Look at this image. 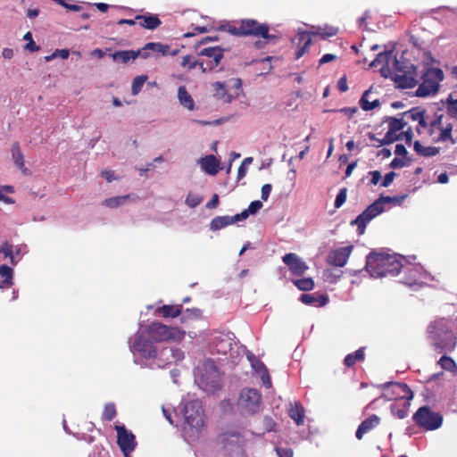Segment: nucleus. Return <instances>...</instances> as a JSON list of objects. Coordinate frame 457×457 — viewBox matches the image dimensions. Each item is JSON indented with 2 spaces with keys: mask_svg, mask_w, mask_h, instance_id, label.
Segmentation results:
<instances>
[{
  "mask_svg": "<svg viewBox=\"0 0 457 457\" xmlns=\"http://www.w3.org/2000/svg\"><path fill=\"white\" fill-rule=\"evenodd\" d=\"M130 198V195H119L107 198L102 202V205L108 208H117L124 204Z\"/></svg>",
  "mask_w": 457,
  "mask_h": 457,
  "instance_id": "nucleus-37",
  "label": "nucleus"
},
{
  "mask_svg": "<svg viewBox=\"0 0 457 457\" xmlns=\"http://www.w3.org/2000/svg\"><path fill=\"white\" fill-rule=\"evenodd\" d=\"M395 177V173L394 171L388 172L384 177V179L381 182V186L384 187H387L394 181Z\"/></svg>",
  "mask_w": 457,
  "mask_h": 457,
  "instance_id": "nucleus-63",
  "label": "nucleus"
},
{
  "mask_svg": "<svg viewBox=\"0 0 457 457\" xmlns=\"http://www.w3.org/2000/svg\"><path fill=\"white\" fill-rule=\"evenodd\" d=\"M231 224H234L232 216H216L212 220L210 223V228L213 231H216Z\"/></svg>",
  "mask_w": 457,
  "mask_h": 457,
  "instance_id": "nucleus-34",
  "label": "nucleus"
},
{
  "mask_svg": "<svg viewBox=\"0 0 457 457\" xmlns=\"http://www.w3.org/2000/svg\"><path fill=\"white\" fill-rule=\"evenodd\" d=\"M293 283L299 290L302 291H311L314 287V281L312 278L294 279Z\"/></svg>",
  "mask_w": 457,
  "mask_h": 457,
  "instance_id": "nucleus-41",
  "label": "nucleus"
},
{
  "mask_svg": "<svg viewBox=\"0 0 457 457\" xmlns=\"http://www.w3.org/2000/svg\"><path fill=\"white\" fill-rule=\"evenodd\" d=\"M262 207V204L261 201H253L251 202V204H249L248 208H247V212H249L250 214H254L256 213L259 210H261Z\"/></svg>",
  "mask_w": 457,
  "mask_h": 457,
  "instance_id": "nucleus-61",
  "label": "nucleus"
},
{
  "mask_svg": "<svg viewBox=\"0 0 457 457\" xmlns=\"http://www.w3.org/2000/svg\"><path fill=\"white\" fill-rule=\"evenodd\" d=\"M204 411L199 401H191L185 404V422L192 428L199 429L204 426Z\"/></svg>",
  "mask_w": 457,
  "mask_h": 457,
  "instance_id": "nucleus-13",
  "label": "nucleus"
},
{
  "mask_svg": "<svg viewBox=\"0 0 457 457\" xmlns=\"http://www.w3.org/2000/svg\"><path fill=\"white\" fill-rule=\"evenodd\" d=\"M223 49L220 46L205 47L199 52V55L206 56L210 60L206 62V69L216 68L223 58Z\"/></svg>",
  "mask_w": 457,
  "mask_h": 457,
  "instance_id": "nucleus-21",
  "label": "nucleus"
},
{
  "mask_svg": "<svg viewBox=\"0 0 457 457\" xmlns=\"http://www.w3.org/2000/svg\"><path fill=\"white\" fill-rule=\"evenodd\" d=\"M219 164V161L212 154L207 155L201 159V165L203 170L210 175H216L218 173Z\"/></svg>",
  "mask_w": 457,
  "mask_h": 457,
  "instance_id": "nucleus-28",
  "label": "nucleus"
},
{
  "mask_svg": "<svg viewBox=\"0 0 457 457\" xmlns=\"http://www.w3.org/2000/svg\"><path fill=\"white\" fill-rule=\"evenodd\" d=\"M365 268L373 278L395 276L406 269L397 255L375 251L367 255Z\"/></svg>",
  "mask_w": 457,
  "mask_h": 457,
  "instance_id": "nucleus-1",
  "label": "nucleus"
},
{
  "mask_svg": "<svg viewBox=\"0 0 457 457\" xmlns=\"http://www.w3.org/2000/svg\"><path fill=\"white\" fill-rule=\"evenodd\" d=\"M300 301L307 305L324 306L327 304L328 298L325 295L318 294H303Z\"/></svg>",
  "mask_w": 457,
  "mask_h": 457,
  "instance_id": "nucleus-26",
  "label": "nucleus"
},
{
  "mask_svg": "<svg viewBox=\"0 0 457 457\" xmlns=\"http://www.w3.org/2000/svg\"><path fill=\"white\" fill-rule=\"evenodd\" d=\"M410 405V400L395 402L391 405V412L398 419H404L408 415Z\"/></svg>",
  "mask_w": 457,
  "mask_h": 457,
  "instance_id": "nucleus-30",
  "label": "nucleus"
},
{
  "mask_svg": "<svg viewBox=\"0 0 457 457\" xmlns=\"http://www.w3.org/2000/svg\"><path fill=\"white\" fill-rule=\"evenodd\" d=\"M275 450L278 457H294V452L291 448L276 447Z\"/></svg>",
  "mask_w": 457,
  "mask_h": 457,
  "instance_id": "nucleus-60",
  "label": "nucleus"
},
{
  "mask_svg": "<svg viewBox=\"0 0 457 457\" xmlns=\"http://www.w3.org/2000/svg\"><path fill=\"white\" fill-rule=\"evenodd\" d=\"M212 87H213V89L215 91V95L219 98H224L227 96V91H226L224 83H221V82H219V81L214 82L212 84Z\"/></svg>",
  "mask_w": 457,
  "mask_h": 457,
  "instance_id": "nucleus-54",
  "label": "nucleus"
},
{
  "mask_svg": "<svg viewBox=\"0 0 457 457\" xmlns=\"http://www.w3.org/2000/svg\"><path fill=\"white\" fill-rule=\"evenodd\" d=\"M353 249V245H347L332 250L327 257V262L331 266L340 268L344 267L346 264Z\"/></svg>",
  "mask_w": 457,
  "mask_h": 457,
  "instance_id": "nucleus-17",
  "label": "nucleus"
},
{
  "mask_svg": "<svg viewBox=\"0 0 457 457\" xmlns=\"http://www.w3.org/2000/svg\"><path fill=\"white\" fill-rule=\"evenodd\" d=\"M146 79L147 76L145 75L137 76L133 79L131 85L132 95L136 96L141 91V88L145 82L146 81Z\"/></svg>",
  "mask_w": 457,
  "mask_h": 457,
  "instance_id": "nucleus-46",
  "label": "nucleus"
},
{
  "mask_svg": "<svg viewBox=\"0 0 457 457\" xmlns=\"http://www.w3.org/2000/svg\"><path fill=\"white\" fill-rule=\"evenodd\" d=\"M12 155L15 165L18 166L19 169H21L23 172H25L27 169L24 167V157L18 143H14L12 145Z\"/></svg>",
  "mask_w": 457,
  "mask_h": 457,
  "instance_id": "nucleus-38",
  "label": "nucleus"
},
{
  "mask_svg": "<svg viewBox=\"0 0 457 457\" xmlns=\"http://www.w3.org/2000/svg\"><path fill=\"white\" fill-rule=\"evenodd\" d=\"M347 189L345 187L341 188L337 194L334 205L336 208L341 207L346 201Z\"/></svg>",
  "mask_w": 457,
  "mask_h": 457,
  "instance_id": "nucleus-53",
  "label": "nucleus"
},
{
  "mask_svg": "<svg viewBox=\"0 0 457 457\" xmlns=\"http://www.w3.org/2000/svg\"><path fill=\"white\" fill-rule=\"evenodd\" d=\"M428 40V37L420 22L415 23L411 31V42L415 47L424 52V56L428 54V52L427 51Z\"/></svg>",
  "mask_w": 457,
  "mask_h": 457,
  "instance_id": "nucleus-19",
  "label": "nucleus"
},
{
  "mask_svg": "<svg viewBox=\"0 0 457 457\" xmlns=\"http://www.w3.org/2000/svg\"><path fill=\"white\" fill-rule=\"evenodd\" d=\"M138 56L141 58H147L148 53H144L140 50H122V51H116L113 54H112V57L113 61L119 62L120 61L122 63H127L128 62L131 60H136Z\"/></svg>",
  "mask_w": 457,
  "mask_h": 457,
  "instance_id": "nucleus-23",
  "label": "nucleus"
},
{
  "mask_svg": "<svg viewBox=\"0 0 457 457\" xmlns=\"http://www.w3.org/2000/svg\"><path fill=\"white\" fill-rule=\"evenodd\" d=\"M364 348H359L353 353H349L345 357L344 363L346 367H353L357 361L364 360Z\"/></svg>",
  "mask_w": 457,
  "mask_h": 457,
  "instance_id": "nucleus-36",
  "label": "nucleus"
},
{
  "mask_svg": "<svg viewBox=\"0 0 457 457\" xmlns=\"http://www.w3.org/2000/svg\"><path fill=\"white\" fill-rule=\"evenodd\" d=\"M383 388L381 398L386 401L401 402L403 400H411L413 393L405 383L386 382L380 386Z\"/></svg>",
  "mask_w": 457,
  "mask_h": 457,
  "instance_id": "nucleus-9",
  "label": "nucleus"
},
{
  "mask_svg": "<svg viewBox=\"0 0 457 457\" xmlns=\"http://www.w3.org/2000/svg\"><path fill=\"white\" fill-rule=\"evenodd\" d=\"M414 149L418 154L425 157L428 156V147L421 145V144L419 141H416L414 143Z\"/></svg>",
  "mask_w": 457,
  "mask_h": 457,
  "instance_id": "nucleus-64",
  "label": "nucleus"
},
{
  "mask_svg": "<svg viewBox=\"0 0 457 457\" xmlns=\"http://www.w3.org/2000/svg\"><path fill=\"white\" fill-rule=\"evenodd\" d=\"M23 39L28 41V43L25 45L26 50H29L30 52H37L39 50V46H37L34 42L32 35L29 31L24 35Z\"/></svg>",
  "mask_w": 457,
  "mask_h": 457,
  "instance_id": "nucleus-50",
  "label": "nucleus"
},
{
  "mask_svg": "<svg viewBox=\"0 0 457 457\" xmlns=\"http://www.w3.org/2000/svg\"><path fill=\"white\" fill-rule=\"evenodd\" d=\"M70 55V52L68 49H57L51 55L46 56L45 59L46 62H49L56 57H61L62 59H67Z\"/></svg>",
  "mask_w": 457,
  "mask_h": 457,
  "instance_id": "nucleus-52",
  "label": "nucleus"
},
{
  "mask_svg": "<svg viewBox=\"0 0 457 457\" xmlns=\"http://www.w3.org/2000/svg\"><path fill=\"white\" fill-rule=\"evenodd\" d=\"M396 201L395 197L392 196H380L374 203L370 204L355 220L351 222V225H356L358 233L363 234L366 225L378 215L384 212V204L392 203Z\"/></svg>",
  "mask_w": 457,
  "mask_h": 457,
  "instance_id": "nucleus-5",
  "label": "nucleus"
},
{
  "mask_svg": "<svg viewBox=\"0 0 457 457\" xmlns=\"http://www.w3.org/2000/svg\"><path fill=\"white\" fill-rule=\"evenodd\" d=\"M239 22L243 37L253 36L268 40L276 38L275 36L269 34V26L266 23H260L253 19H245Z\"/></svg>",
  "mask_w": 457,
  "mask_h": 457,
  "instance_id": "nucleus-12",
  "label": "nucleus"
},
{
  "mask_svg": "<svg viewBox=\"0 0 457 457\" xmlns=\"http://www.w3.org/2000/svg\"><path fill=\"white\" fill-rule=\"evenodd\" d=\"M271 189H272V186L270 184H264L262 187V190H261V198L263 200V201H267L268 198H269V195L271 192Z\"/></svg>",
  "mask_w": 457,
  "mask_h": 457,
  "instance_id": "nucleus-62",
  "label": "nucleus"
},
{
  "mask_svg": "<svg viewBox=\"0 0 457 457\" xmlns=\"http://www.w3.org/2000/svg\"><path fill=\"white\" fill-rule=\"evenodd\" d=\"M136 20H137V23L140 25V27L154 30L157 29L161 24L162 21L159 19V17L155 14H144V15H137Z\"/></svg>",
  "mask_w": 457,
  "mask_h": 457,
  "instance_id": "nucleus-24",
  "label": "nucleus"
},
{
  "mask_svg": "<svg viewBox=\"0 0 457 457\" xmlns=\"http://www.w3.org/2000/svg\"><path fill=\"white\" fill-rule=\"evenodd\" d=\"M443 417L437 412L430 411V430L437 429L442 426Z\"/></svg>",
  "mask_w": 457,
  "mask_h": 457,
  "instance_id": "nucleus-48",
  "label": "nucleus"
},
{
  "mask_svg": "<svg viewBox=\"0 0 457 457\" xmlns=\"http://www.w3.org/2000/svg\"><path fill=\"white\" fill-rule=\"evenodd\" d=\"M117 416L116 406L113 403H107L104 406L102 420L104 421H111Z\"/></svg>",
  "mask_w": 457,
  "mask_h": 457,
  "instance_id": "nucleus-39",
  "label": "nucleus"
},
{
  "mask_svg": "<svg viewBox=\"0 0 457 457\" xmlns=\"http://www.w3.org/2000/svg\"><path fill=\"white\" fill-rule=\"evenodd\" d=\"M337 32L338 29L331 26L319 27L313 32L298 30L296 36L297 50L295 51V59H300L308 51L310 46L312 44V35L320 36L322 39H326L336 36Z\"/></svg>",
  "mask_w": 457,
  "mask_h": 457,
  "instance_id": "nucleus-6",
  "label": "nucleus"
},
{
  "mask_svg": "<svg viewBox=\"0 0 457 457\" xmlns=\"http://www.w3.org/2000/svg\"><path fill=\"white\" fill-rule=\"evenodd\" d=\"M444 78V72L441 69L430 66V96L438 92L439 83L443 81Z\"/></svg>",
  "mask_w": 457,
  "mask_h": 457,
  "instance_id": "nucleus-27",
  "label": "nucleus"
},
{
  "mask_svg": "<svg viewBox=\"0 0 457 457\" xmlns=\"http://www.w3.org/2000/svg\"><path fill=\"white\" fill-rule=\"evenodd\" d=\"M446 104H447L448 112L453 116H456L457 115V99L453 100L450 96L447 98Z\"/></svg>",
  "mask_w": 457,
  "mask_h": 457,
  "instance_id": "nucleus-58",
  "label": "nucleus"
},
{
  "mask_svg": "<svg viewBox=\"0 0 457 457\" xmlns=\"http://www.w3.org/2000/svg\"><path fill=\"white\" fill-rule=\"evenodd\" d=\"M282 260L293 275L302 276L308 270L306 263L294 253L285 254Z\"/></svg>",
  "mask_w": 457,
  "mask_h": 457,
  "instance_id": "nucleus-18",
  "label": "nucleus"
},
{
  "mask_svg": "<svg viewBox=\"0 0 457 457\" xmlns=\"http://www.w3.org/2000/svg\"><path fill=\"white\" fill-rule=\"evenodd\" d=\"M437 365L441 367V369L448 370V371H456L457 370V365L455 361L448 356H442L439 361H437Z\"/></svg>",
  "mask_w": 457,
  "mask_h": 457,
  "instance_id": "nucleus-43",
  "label": "nucleus"
},
{
  "mask_svg": "<svg viewBox=\"0 0 457 457\" xmlns=\"http://www.w3.org/2000/svg\"><path fill=\"white\" fill-rule=\"evenodd\" d=\"M262 405V395L254 388H244L237 399V407L248 414L257 413Z\"/></svg>",
  "mask_w": 457,
  "mask_h": 457,
  "instance_id": "nucleus-8",
  "label": "nucleus"
},
{
  "mask_svg": "<svg viewBox=\"0 0 457 457\" xmlns=\"http://www.w3.org/2000/svg\"><path fill=\"white\" fill-rule=\"evenodd\" d=\"M249 360L252 361V366L255 370V371L261 375L263 383L265 384L267 381L269 385H270L268 370L266 366L263 364V362L256 359L253 355L249 357Z\"/></svg>",
  "mask_w": 457,
  "mask_h": 457,
  "instance_id": "nucleus-33",
  "label": "nucleus"
},
{
  "mask_svg": "<svg viewBox=\"0 0 457 457\" xmlns=\"http://www.w3.org/2000/svg\"><path fill=\"white\" fill-rule=\"evenodd\" d=\"M392 69L394 73L389 78H392L400 87L411 88L416 86L414 66L410 61L395 57L392 62Z\"/></svg>",
  "mask_w": 457,
  "mask_h": 457,
  "instance_id": "nucleus-4",
  "label": "nucleus"
},
{
  "mask_svg": "<svg viewBox=\"0 0 457 457\" xmlns=\"http://www.w3.org/2000/svg\"><path fill=\"white\" fill-rule=\"evenodd\" d=\"M262 425H263V432L262 434L266 432H270L275 430L276 422L273 420L271 417L265 416L262 419Z\"/></svg>",
  "mask_w": 457,
  "mask_h": 457,
  "instance_id": "nucleus-51",
  "label": "nucleus"
},
{
  "mask_svg": "<svg viewBox=\"0 0 457 457\" xmlns=\"http://www.w3.org/2000/svg\"><path fill=\"white\" fill-rule=\"evenodd\" d=\"M386 120L388 122V131L382 140H379V145H389L399 140L400 135H396V133L402 130L406 125V122L403 119L395 117H388Z\"/></svg>",
  "mask_w": 457,
  "mask_h": 457,
  "instance_id": "nucleus-16",
  "label": "nucleus"
},
{
  "mask_svg": "<svg viewBox=\"0 0 457 457\" xmlns=\"http://www.w3.org/2000/svg\"><path fill=\"white\" fill-rule=\"evenodd\" d=\"M130 348L133 353L146 360L153 359L157 349L154 342L145 334L144 330L134 336Z\"/></svg>",
  "mask_w": 457,
  "mask_h": 457,
  "instance_id": "nucleus-10",
  "label": "nucleus"
},
{
  "mask_svg": "<svg viewBox=\"0 0 457 457\" xmlns=\"http://www.w3.org/2000/svg\"><path fill=\"white\" fill-rule=\"evenodd\" d=\"M412 420L418 426L428 430V405L420 407L414 413Z\"/></svg>",
  "mask_w": 457,
  "mask_h": 457,
  "instance_id": "nucleus-29",
  "label": "nucleus"
},
{
  "mask_svg": "<svg viewBox=\"0 0 457 457\" xmlns=\"http://www.w3.org/2000/svg\"><path fill=\"white\" fill-rule=\"evenodd\" d=\"M380 424V418L372 414L365 419L358 427L355 436L358 440H361L365 434L370 432Z\"/></svg>",
  "mask_w": 457,
  "mask_h": 457,
  "instance_id": "nucleus-22",
  "label": "nucleus"
},
{
  "mask_svg": "<svg viewBox=\"0 0 457 457\" xmlns=\"http://www.w3.org/2000/svg\"><path fill=\"white\" fill-rule=\"evenodd\" d=\"M403 115H408L412 120H418L420 125L423 127L427 125L424 119V111H420L419 108H412L403 112Z\"/></svg>",
  "mask_w": 457,
  "mask_h": 457,
  "instance_id": "nucleus-42",
  "label": "nucleus"
},
{
  "mask_svg": "<svg viewBox=\"0 0 457 457\" xmlns=\"http://www.w3.org/2000/svg\"><path fill=\"white\" fill-rule=\"evenodd\" d=\"M0 253H2L5 258L9 257L12 265H16L17 261L13 255V246L11 244L7 242L2 244L0 246Z\"/></svg>",
  "mask_w": 457,
  "mask_h": 457,
  "instance_id": "nucleus-44",
  "label": "nucleus"
},
{
  "mask_svg": "<svg viewBox=\"0 0 457 457\" xmlns=\"http://www.w3.org/2000/svg\"><path fill=\"white\" fill-rule=\"evenodd\" d=\"M232 349V339L224 334L213 337L211 343V351L212 353L226 355Z\"/></svg>",
  "mask_w": 457,
  "mask_h": 457,
  "instance_id": "nucleus-20",
  "label": "nucleus"
},
{
  "mask_svg": "<svg viewBox=\"0 0 457 457\" xmlns=\"http://www.w3.org/2000/svg\"><path fill=\"white\" fill-rule=\"evenodd\" d=\"M198 64V61L194 60L190 55L183 57L181 66L187 67L189 70L195 68Z\"/></svg>",
  "mask_w": 457,
  "mask_h": 457,
  "instance_id": "nucleus-57",
  "label": "nucleus"
},
{
  "mask_svg": "<svg viewBox=\"0 0 457 457\" xmlns=\"http://www.w3.org/2000/svg\"><path fill=\"white\" fill-rule=\"evenodd\" d=\"M392 50L384 51L379 53L377 57L370 62V67L379 68V71L382 77L389 78L392 76Z\"/></svg>",
  "mask_w": 457,
  "mask_h": 457,
  "instance_id": "nucleus-15",
  "label": "nucleus"
},
{
  "mask_svg": "<svg viewBox=\"0 0 457 457\" xmlns=\"http://www.w3.org/2000/svg\"><path fill=\"white\" fill-rule=\"evenodd\" d=\"M145 334L154 343L181 341L185 332L176 327H169L159 321H153L144 328Z\"/></svg>",
  "mask_w": 457,
  "mask_h": 457,
  "instance_id": "nucleus-3",
  "label": "nucleus"
},
{
  "mask_svg": "<svg viewBox=\"0 0 457 457\" xmlns=\"http://www.w3.org/2000/svg\"><path fill=\"white\" fill-rule=\"evenodd\" d=\"M163 48V44L162 43H155V42H150L145 44V46L140 49V51H143L144 53H147L148 50H151L154 53L160 52V49Z\"/></svg>",
  "mask_w": 457,
  "mask_h": 457,
  "instance_id": "nucleus-55",
  "label": "nucleus"
},
{
  "mask_svg": "<svg viewBox=\"0 0 457 457\" xmlns=\"http://www.w3.org/2000/svg\"><path fill=\"white\" fill-rule=\"evenodd\" d=\"M114 429L117 432V445L122 453L128 457L136 449V436L124 425H115Z\"/></svg>",
  "mask_w": 457,
  "mask_h": 457,
  "instance_id": "nucleus-14",
  "label": "nucleus"
},
{
  "mask_svg": "<svg viewBox=\"0 0 457 457\" xmlns=\"http://www.w3.org/2000/svg\"><path fill=\"white\" fill-rule=\"evenodd\" d=\"M0 275L4 278L0 284V288L10 287L12 285V269L3 264L0 266Z\"/></svg>",
  "mask_w": 457,
  "mask_h": 457,
  "instance_id": "nucleus-35",
  "label": "nucleus"
},
{
  "mask_svg": "<svg viewBox=\"0 0 457 457\" xmlns=\"http://www.w3.org/2000/svg\"><path fill=\"white\" fill-rule=\"evenodd\" d=\"M195 379L199 386L207 392H214L220 388V375L218 368L212 360L204 361L196 369Z\"/></svg>",
  "mask_w": 457,
  "mask_h": 457,
  "instance_id": "nucleus-2",
  "label": "nucleus"
},
{
  "mask_svg": "<svg viewBox=\"0 0 457 457\" xmlns=\"http://www.w3.org/2000/svg\"><path fill=\"white\" fill-rule=\"evenodd\" d=\"M428 75V68L425 69L424 73H423L424 80L417 90V96H428V79H426V77Z\"/></svg>",
  "mask_w": 457,
  "mask_h": 457,
  "instance_id": "nucleus-49",
  "label": "nucleus"
},
{
  "mask_svg": "<svg viewBox=\"0 0 457 457\" xmlns=\"http://www.w3.org/2000/svg\"><path fill=\"white\" fill-rule=\"evenodd\" d=\"M202 202V198L196 195H193V194H188L187 198H186V204L189 206V207H196L197 205H199Z\"/></svg>",
  "mask_w": 457,
  "mask_h": 457,
  "instance_id": "nucleus-56",
  "label": "nucleus"
},
{
  "mask_svg": "<svg viewBox=\"0 0 457 457\" xmlns=\"http://www.w3.org/2000/svg\"><path fill=\"white\" fill-rule=\"evenodd\" d=\"M451 130L452 127L448 125L444 129H439V134L437 137V141H445L451 137Z\"/></svg>",
  "mask_w": 457,
  "mask_h": 457,
  "instance_id": "nucleus-59",
  "label": "nucleus"
},
{
  "mask_svg": "<svg viewBox=\"0 0 457 457\" xmlns=\"http://www.w3.org/2000/svg\"><path fill=\"white\" fill-rule=\"evenodd\" d=\"M370 94V90H366L361 98L360 99V106L362 110L364 111H371L373 110L374 108L379 106L380 104V102L378 99H375L374 101L372 102H370L368 99H367V96Z\"/></svg>",
  "mask_w": 457,
  "mask_h": 457,
  "instance_id": "nucleus-40",
  "label": "nucleus"
},
{
  "mask_svg": "<svg viewBox=\"0 0 457 457\" xmlns=\"http://www.w3.org/2000/svg\"><path fill=\"white\" fill-rule=\"evenodd\" d=\"M178 98L181 105L192 111L195 108V102L187 92L185 86H180L178 89Z\"/></svg>",
  "mask_w": 457,
  "mask_h": 457,
  "instance_id": "nucleus-32",
  "label": "nucleus"
},
{
  "mask_svg": "<svg viewBox=\"0 0 457 457\" xmlns=\"http://www.w3.org/2000/svg\"><path fill=\"white\" fill-rule=\"evenodd\" d=\"M289 417L295 420V422L300 426L303 424L304 421V408L302 404L298 403H295L291 404L290 409L288 410Z\"/></svg>",
  "mask_w": 457,
  "mask_h": 457,
  "instance_id": "nucleus-31",
  "label": "nucleus"
},
{
  "mask_svg": "<svg viewBox=\"0 0 457 457\" xmlns=\"http://www.w3.org/2000/svg\"><path fill=\"white\" fill-rule=\"evenodd\" d=\"M240 29H241L240 22H237L235 24L221 25L219 28L220 30L227 31L233 36L243 37L242 31Z\"/></svg>",
  "mask_w": 457,
  "mask_h": 457,
  "instance_id": "nucleus-45",
  "label": "nucleus"
},
{
  "mask_svg": "<svg viewBox=\"0 0 457 457\" xmlns=\"http://www.w3.org/2000/svg\"><path fill=\"white\" fill-rule=\"evenodd\" d=\"M435 337V346L440 350V352H452L456 345V338L454 334L449 330L448 322L442 319L436 322L434 327Z\"/></svg>",
  "mask_w": 457,
  "mask_h": 457,
  "instance_id": "nucleus-7",
  "label": "nucleus"
},
{
  "mask_svg": "<svg viewBox=\"0 0 457 457\" xmlns=\"http://www.w3.org/2000/svg\"><path fill=\"white\" fill-rule=\"evenodd\" d=\"M183 311L182 304L170 305L165 304L158 307L155 312L163 318H177L181 315Z\"/></svg>",
  "mask_w": 457,
  "mask_h": 457,
  "instance_id": "nucleus-25",
  "label": "nucleus"
},
{
  "mask_svg": "<svg viewBox=\"0 0 457 457\" xmlns=\"http://www.w3.org/2000/svg\"><path fill=\"white\" fill-rule=\"evenodd\" d=\"M184 352L175 346H164L160 349H156L155 363L159 368H165L172 364H176L178 361L184 359Z\"/></svg>",
  "mask_w": 457,
  "mask_h": 457,
  "instance_id": "nucleus-11",
  "label": "nucleus"
},
{
  "mask_svg": "<svg viewBox=\"0 0 457 457\" xmlns=\"http://www.w3.org/2000/svg\"><path fill=\"white\" fill-rule=\"evenodd\" d=\"M180 318L181 322H185L188 320L199 319L202 316V312L199 309H187Z\"/></svg>",
  "mask_w": 457,
  "mask_h": 457,
  "instance_id": "nucleus-47",
  "label": "nucleus"
}]
</instances>
